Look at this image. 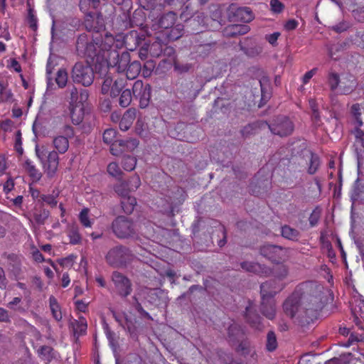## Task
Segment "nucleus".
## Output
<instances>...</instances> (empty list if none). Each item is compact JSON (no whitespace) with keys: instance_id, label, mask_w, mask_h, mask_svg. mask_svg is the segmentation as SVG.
<instances>
[{"instance_id":"1a4fd4ad","label":"nucleus","mask_w":364,"mask_h":364,"mask_svg":"<svg viewBox=\"0 0 364 364\" xmlns=\"http://www.w3.org/2000/svg\"><path fill=\"white\" fill-rule=\"evenodd\" d=\"M133 95L139 98V105L141 108H145L149 105L151 98V87L149 84H144L141 80H136L132 87Z\"/></svg>"},{"instance_id":"a19ab883","label":"nucleus","mask_w":364,"mask_h":364,"mask_svg":"<svg viewBox=\"0 0 364 364\" xmlns=\"http://www.w3.org/2000/svg\"><path fill=\"white\" fill-rule=\"evenodd\" d=\"M320 166L319 158L313 154H311L309 159V165L308 168V173L309 174H314L316 172Z\"/></svg>"},{"instance_id":"f257e3e1","label":"nucleus","mask_w":364,"mask_h":364,"mask_svg":"<svg viewBox=\"0 0 364 364\" xmlns=\"http://www.w3.org/2000/svg\"><path fill=\"white\" fill-rule=\"evenodd\" d=\"M138 43V36L135 31H131L126 35L124 41L115 39L112 35H106L100 45L102 52V57L103 59H106L107 64L111 65L114 71L126 72L127 78L134 79L141 71V63L136 60L130 63L129 53L124 51L119 54L118 50L125 44L128 49L133 50Z\"/></svg>"},{"instance_id":"864d4df0","label":"nucleus","mask_w":364,"mask_h":364,"mask_svg":"<svg viewBox=\"0 0 364 364\" xmlns=\"http://www.w3.org/2000/svg\"><path fill=\"white\" fill-rule=\"evenodd\" d=\"M242 50L250 57L257 56L262 52V48L259 46H255Z\"/></svg>"},{"instance_id":"c85d7f7f","label":"nucleus","mask_w":364,"mask_h":364,"mask_svg":"<svg viewBox=\"0 0 364 364\" xmlns=\"http://www.w3.org/2000/svg\"><path fill=\"white\" fill-rule=\"evenodd\" d=\"M235 16L241 21L248 23L254 18L251 9L248 7L238 8L235 12Z\"/></svg>"},{"instance_id":"ea45409f","label":"nucleus","mask_w":364,"mask_h":364,"mask_svg":"<svg viewBox=\"0 0 364 364\" xmlns=\"http://www.w3.org/2000/svg\"><path fill=\"white\" fill-rule=\"evenodd\" d=\"M340 82L341 78L337 73L331 72L328 74V83L332 91L336 90L338 87H340Z\"/></svg>"},{"instance_id":"7c9ffc66","label":"nucleus","mask_w":364,"mask_h":364,"mask_svg":"<svg viewBox=\"0 0 364 364\" xmlns=\"http://www.w3.org/2000/svg\"><path fill=\"white\" fill-rule=\"evenodd\" d=\"M55 81L59 88L63 89L66 87L68 81V73L65 68L58 70L55 74Z\"/></svg>"},{"instance_id":"c756f323","label":"nucleus","mask_w":364,"mask_h":364,"mask_svg":"<svg viewBox=\"0 0 364 364\" xmlns=\"http://www.w3.org/2000/svg\"><path fill=\"white\" fill-rule=\"evenodd\" d=\"M136 205V200L134 197L127 196L121 199L122 208L123 211L127 214L132 213Z\"/></svg>"},{"instance_id":"69168bd1","label":"nucleus","mask_w":364,"mask_h":364,"mask_svg":"<svg viewBox=\"0 0 364 364\" xmlns=\"http://www.w3.org/2000/svg\"><path fill=\"white\" fill-rule=\"evenodd\" d=\"M280 36V33L275 32L270 35H268L266 36L267 41L271 44V45H275L279 36Z\"/></svg>"},{"instance_id":"b1692460","label":"nucleus","mask_w":364,"mask_h":364,"mask_svg":"<svg viewBox=\"0 0 364 364\" xmlns=\"http://www.w3.org/2000/svg\"><path fill=\"white\" fill-rule=\"evenodd\" d=\"M241 267L247 272L258 274H266L269 271L264 266L251 262H244L241 263Z\"/></svg>"},{"instance_id":"aec40b11","label":"nucleus","mask_w":364,"mask_h":364,"mask_svg":"<svg viewBox=\"0 0 364 364\" xmlns=\"http://www.w3.org/2000/svg\"><path fill=\"white\" fill-rule=\"evenodd\" d=\"M136 111L135 109H127L119 121V128L122 131L128 130L136 117Z\"/></svg>"},{"instance_id":"2f4dec72","label":"nucleus","mask_w":364,"mask_h":364,"mask_svg":"<svg viewBox=\"0 0 364 364\" xmlns=\"http://www.w3.org/2000/svg\"><path fill=\"white\" fill-rule=\"evenodd\" d=\"M282 235L291 240H297L299 237V231L290 226L284 225L282 228Z\"/></svg>"},{"instance_id":"412c9836","label":"nucleus","mask_w":364,"mask_h":364,"mask_svg":"<svg viewBox=\"0 0 364 364\" xmlns=\"http://www.w3.org/2000/svg\"><path fill=\"white\" fill-rule=\"evenodd\" d=\"M53 151H57L58 154H63L69 149L68 139L62 135L56 136L53 139Z\"/></svg>"},{"instance_id":"4c0bfd02","label":"nucleus","mask_w":364,"mask_h":364,"mask_svg":"<svg viewBox=\"0 0 364 364\" xmlns=\"http://www.w3.org/2000/svg\"><path fill=\"white\" fill-rule=\"evenodd\" d=\"M123 168L127 171H132L135 168L136 159L134 156H124L122 161Z\"/></svg>"},{"instance_id":"5fc2aeb1","label":"nucleus","mask_w":364,"mask_h":364,"mask_svg":"<svg viewBox=\"0 0 364 364\" xmlns=\"http://www.w3.org/2000/svg\"><path fill=\"white\" fill-rule=\"evenodd\" d=\"M162 44L160 42L155 41L151 46L149 51L153 56H159L162 53Z\"/></svg>"},{"instance_id":"6e6552de","label":"nucleus","mask_w":364,"mask_h":364,"mask_svg":"<svg viewBox=\"0 0 364 364\" xmlns=\"http://www.w3.org/2000/svg\"><path fill=\"white\" fill-rule=\"evenodd\" d=\"M99 59V57H97ZM105 61L100 63L98 60H97V63L95 65V69L97 73L104 79L102 85V92L103 94H107L109 92H111V88L113 85V79L111 77V73L109 71L112 68L111 65H109L107 63L106 59H104Z\"/></svg>"},{"instance_id":"f03ea898","label":"nucleus","mask_w":364,"mask_h":364,"mask_svg":"<svg viewBox=\"0 0 364 364\" xmlns=\"http://www.w3.org/2000/svg\"><path fill=\"white\" fill-rule=\"evenodd\" d=\"M299 294L301 305L307 317H312L321 310L325 302L324 287L317 282H308L296 288Z\"/></svg>"},{"instance_id":"6e6d98bb","label":"nucleus","mask_w":364,"mask_h":364,"mask_svg":"<svg viewBox=\"0 0 364 364\" xmlns=\"http://www.w3.org/2000/svg\"><path fill=\"white\" fill-rule=\"evenodd\" d=\"M49 217V212L46 210H41L39 213L36 214L34 216L36 223L43 225Z\"/></svg>"},{"instance_id":"5701e85b","label":"nucleus","mask_w":364,"mask_h":364,"mask_svg":"<svg viewBox=\"0 0 364 364\" xmlns=\"http://www.w3.org/2000/svg\"><path fill=\"white\" fill-rule=\"evenodd\" d=\"M356 86L355 78L351 75H346L341 79L340 92L347 95L350 93Z\"/></svg>"},{"instance_id":"473e14b6","label":"nucleus","mask_w":364,"mask_h":364,"mask_svg":"<svg viewBox=\"0 0 364 364\" xmlns=\"http://www.w3.org/2000/svg\"><path fill=\"white\" fill-rule=\"evenodd\" d=\"M89 209L87 208H83L79 213L78 218L85 228H91L94 223V220L91 219L89 216Z\"/></svg>"},{"instance_id":"a211bd4d","label":"nucleus","mask_w":364,"mask_h":364,"mask_svg":"<svg viewBox=\"0 0 364 364\" xmlns=\"http://www.w3.org/2000/svg\"><path fill=\"white\" fill-rule=\"evenodd\" d=\"M264 302L262 299L261 311L269 319H273L276 315L275 300L274 298H268Z\"/></svg>"},{"instance_id":"8fccbe9b","label":"nucleus","mask_w":364,"mask_h":364,"mask_svg":"<svg viewBox=\"0 0 364 364\" xmlns=\"http://www.w3.org/2000/svg\"><path fill=\"white\" fill-rule=\"evenodd\" d=\"M124 87V80L123 79H116L113 82V85L111 88L110 95L115 97L117 96L121 90Z\"/></svg>"},{"instance_id":"cd10ccee","label":"nucleus","mask_w":364,"mask_h":364,"mask_svg":"<svg viewBox=\"0 0 364 364\" xmlns=\"http://www.w3.org/2000/svg\"><path fill=\"white\" fill-rule=\"evenodd\" d=\"M70 117L74 124H80L84 118L83 106L70 107Z\"/></svg>"},{"instance_id":"a878e982","label":"nucleus","mask_w":364,"mask_h":364,"mask_svg":"<svg viewBox=\"0 0 364 364\" xmlns=\"http://www.w3.org/2000/svg\"><path fill=\"white\" fill-rule=\"evenodd\" d=\"M364 198V183L358 178L351 192V199L353 201Z\"/></svg>"},{"instance_id":"2eb2a0df","label":"nucleus","mask_w":364,"mask_h":364,"mask_svg":"<svg viewBox=\"0 0 364 364\" xmlns=\"http://www.w3.org/2000/svg\"><path fill=\"white\" fill-rule=\"evenodd\" d=\"M76 47L79 53L87 57L92 58L95 55V46L92 42L88 41L86 36H80L77 38Z\"/></svg>"},{"instance_id":"bf43d9fd","label":"nucleus","mask_w":364,"mask_h":364,"mask_svg":"<svg viewBox=\"0 0 364 364\" xmlns=\"http://www.w3.org/2000/svg\"><path fill=\"white\" fill-rule=\"evenodd\" d=\"M238 350L244 354L250 353L251 351L250 343L247 341H242L238 346Z\"/></svg>"},{"instance_id":"9b49d317","label":"nucleus","mask_w":364,"mask_h":364,"mask_svg":"<svg viewBox=\"0 0 364 364\" xmlns=\"http://www.w3.org/2000/svg\"><path fill=\"white\" fill-rule=\"evenodd\" d=\"M112 279L119 296L127 297L131 294L132 283L126 276L120 272H114L112 274Z\"/></svg>"},{"instance_id":"338daca9","label":"nucleus","mask_w":364,"mask_h":364,"mask_svg":"<svg viewBox=\"0 0 364 364\" xmlns=\"http://www.w3.org/2000/svg\"><path fill=\"white\" fill-rule=\"evenodd\" d=\"M75 306L76 309L81 312H85L87 309V304L82 300H77L75 301Z\"/></svg>"},{"instance_id":"0eeeda50","label":"nucleus","mask_w":364,"mask_h":364,"mask_svg":"<svg viewBox=\"0 0 364 364\" xmlns=\"http://www.w3.org/2000/svg\"><path fill=\"white\" fill-rule=\"evenodd\" d=\"M283 309L284 313L291 318L296 316L299 318L306 316L304 313V308L301 305L300 296L296 289L285 300Z\"/></svg>"},{"instance_id":"423d86ee","label":"nucleus","mask_w":364,"mask_h":364,"mask_svg":"<svg viewBox=\"0 0 364 364\" xmlns=\"http://www.w3.org/2000/svg\"><path fill=\"white\" fill-rule=\"evenodd\" d=\"M114 235L120 239L128 238L136 234L135 226L133 222L124 217H117L112 224Z\"/></svg>"},{"instance_id":"603ef678","label":"nucleus","mask_w":364,"mask_h":364,"mask_svg":"<svg viewBox=\"0 0 364 364\" xmlns=\"http://www.w3.org/2000/svg\"><path fill=\"white\" fill-rule=\"evenodd\" d=\"M58 197V193L55 195H42L41 196V200L47 203L48 205H50L51 207H55L58 204V200L56 198Z\"/></svg>"},{"instance_id":"de8ad7c7","label":"nucleus","mask_w":364,"mask_h":364,"mask_svg":"<svg viewBox=\"0 0 364 364\" xmlns=\"http://www.w3.org/2000/svg\"><path fill=\"white\" fill-rule=\"evenodd\" d=\"M74 331L75 333L79 335L83 334L87 331V322L84 318H80L78 321H75L74 324Z\"/></svg>"},{"instance_id":"58836bf2","label":"nucleus","mask_w":364,"mask_h":364,"mask_svg":"<svg viewBox=\"0 0 364 364\" xmlns=\"http://www.w3.org/2000/svg\"><path fill=\"white\" fill-rule=\"evenodd\" d=\"M99 4V0H80V10L87 14L90 9H95Z\"/></svg>"},{"instance_id":"6ab92c4d","label":"nucleus","mask_w":364,"mask_h":364,"mask_svg":"<svg viewBox=\"0 0 364 364\" xmlns=\"http://www.w3.org/2000/svg\"><path fill=\"white\" fill-rule=\"evenodd\" d=\"M23 168L34 182L40 181L42 177V173L36 168L33 161L30 159L25 160L23 164Z\"/></svg>"},{"instance_id":"bb28decb","label":"nucleus","mask_w":364,"mask_h":364,"mask_svg":"<svg viewBox=\"0 0 364 364\" xmlns=\"http://www.w3.org/2000/svg\"><path fill=\"white\" fill-rule=\"evenodd\" d=\"M245 316L248 322L255 328L260 329L261 327V318L259 315L255 314L252 311L251 305L246 307Z\"/></svg>"},{"instance_id":"4be33fe9","label":"nucleus","mask_w":364,"mask_h":364,"mask_svg":"<svg viewBox=\"0 0 364 364\" xmlns=\"http://www.w3.org/2000/svg\"><path fill=\"white\" fill-rule=\"evenodd\" d=\"M176 15L173 12H168L167 14L163 15L159 20H158V25L156 26L157 28H163V29H168L171 28L174 24L176 23Z\"/></svg>"},{"instance_id":"774afa93","label":"nucleus","mask_w":364,"mask_h":364,"mask_svg":"<svg viewBox=\"0 0 364 364\" xmlns=\"http://www.w3.org/2000/svg\"><path fill=\"white\" fill-rule=\"evenodd\" d=\"M14 187V181L11 178H9L4 184V191L6 193L10 192Z\"/></svg>"},{"instance_id":"72a5a7b5","label":"nucleus","mask_w":364,"mask_h":364,"mask_svg":"<svg viewBox=\"0 0 364 364\" xmlns=\"http://www.w3.org/2000/svg\"><path fill=\"white\" fill-rule=\"evenodd\" d=\"M272 274L275 277L274 279H277V281L281 282V281L287 276L288 268L282 264H278L274 267L272 270Z\"/></svg>"},{"instance_id":"393cba45","label":"nucleus","mask_w":364,"mask_h":364,"mask_svg":"<svg viewBox=\"0 0 364 364\" xmlns=\"http://www.w3.org/2000/svg\"><path fill=\"white\" fill-rule=\"evenodd\" d=\"M68 236L70 240V243L72 245H77L81 242L82 237L80 234L79 228L75 223L68 225Z\"/></svg>"},{"instance_id":"f704fd0d","label":"nucleus","mask_w":364,"mask_h":364,"mask_svg":"<svg viewBox=\"0 0 364 364\" xmlns=\"http://www.w3.org/2000/svg\"><path fill=\"white\" fill-rule=\"evenodd\" d=\"M12 96L11 91L7 87V83L0 81V102L11 101Z\"/></svg>"},{"instance_id":"a18cd8bd","label":"nucleus","mask_w":364,"mask_h":364,"mask_svg":"<svg viewBox=\"0 0 364 364\" xmlns=\"http://www.w3.org/2000/svg\"><path fill=\"white\" fill-rule=\"evenodd\" d=\"M351 114H353L355 120L357 123V127L359 128L363 125V121L361 119V112L359 104H354L351 107Z\"/></svg>"},{"instance_id":"49530a36","label":"nucleus","mask_w":364,"mask_h":364,"mask_svg":"<svg viewBox=\"0 0 364 364\" xmlns=\"http://www.w3.org/2000/svg\"><path fill=\"white\" fill-rule=\"evenodd\" d=\"M107 172L110 176L115 178L120 177L122 174L121 168L116 162H111L108 164Z\"/></svg>"},{"instance_id":"37998d69","label":"nucleus","mask_w":364,"mask_h":364,"mask_svg":"<svg viewBox=\"0 0 364 364\" xmlns=\"http://www.w3.org/2000/svg\"><path fill=\"white\" fill-rule=\"evenodd\" d=\"M132 92L130 90L126 89L122 91L119 97V105L122 107H127L132 102Z\"/></svg>"},{"instance_id":"7ed1b4c3","label":"nucleus","mask_w":364,"mask_h":364,"mask_svg":"<svg viewBox=\"0 0 364 364\" xmlns=\"http://www.w3.org/2000/svg\"><path fill=\"white\" fill-rule=\"evenodd\" d=\"M36 154L42 164L44 173L48 178H53L58 168L59 156L57 151H48L44 146H36Z\"/></svg>"},{"instance_id":"39448f33","label":"nucleus","mask_w":364,"mask_h":364,"mask_svg":"<svg viewBox=\"0 0 364 364\" xmlns=\"http://www.w3.org/2000/svg\"><path fill=\"white\" fill-rule=\"evenodd\" d=\"M132 257L130 251L127 247L119 245L110 249L106 255L105 259L109 265L119 267L125 265Z\"/></svg>"},{"instance_id":"f8f14e48","label":"nucleus","mask_w":364,"mask_h":364,"mask_svg":"<svg viewBox=\"0 0 364 364\" xmlns=\"http://www.w3.org/2000/svg\"><path fill=\"white\" fill-rule=\"evenodd\" d=\"M286 250L279 246L272 245H264L260 248V254L272 261L273 262H280L286 257Z\"/></svg>"},{"instance_id":"e2e57ef3","label":"nucleus","mask_w":364,"mask_h":364,"mask_svg":"<svg viewBox=\"0 0 364 364\" xmlns=\"http://www.w3.org/2000/svg\"><path fill=\"white\" fill-rule=\"evenodd\" d=\"M0 321L1 322H10V316L7 310L4 308H0Z\"/></svg>"},{"instance_id":"c9c22d12","label":"nucleus","mask_w":364,"mask_h":364,"mask_svg":"<svg viewBox=\"0 0 364 364\" xmlns=\"http://www.w3.org/2000/svg\"><path fill=\"white\" fill-rule=\"evenodd\" d=\"M168 33V38L171 41H176L182 36L183 33V26L181 23L174 24Z\"/></svg>"},{"instance_id":"ddd939ff","label":"nucleus","mask_w":364,"mask_h":364,"mask_svg":"<svg viewBox=\"0 0 364 364\" xmlns=\"http://www.w3.org/2000/svg\"><path fill=\"white\" fill-rule=\"evenodd\" d=\"M283 289V284L277 279H270L261 284L260 294L261 298L264 302L268 298L274 296Z\"/></svg>"},{"instance_id":"3c124183","label":"nucleus","mask_w":364,"mask_h":364,"mask_svg":"<svg viewBox=\"0 0 364 364\" xmlns=\"http://www.w3.org/2000/svg\"><path fill=\"white\" fill-rule=\"evenodd\" d=\"M126 182L128 183L129 191H135L141 185L140 178L138 176L131 177L129 181Z\"/></svg>"},{"instance_id":"e433bc0d","label":"nucleus","mask_w":364,"mask_h":364,"mask_svg":"<svg viewBox=\"0 0 364 364\" xmlns=\"http://www.w3.org/2000/svg\"><path fill=\"white\" fill-rule=\"evenodd\" d=\"M114 190L122 198L129 196V193L132 192V191H129L128 183L126 181H121L115 185Z\"/></svg>"},{"instance_id":"c03bdc74","label":"nucleus","mask_w":364,"mask_h":364,"mask_svg":"<svg viewBox=\"0 0 364 364\" xmlns=\"http://www.w3.org/2000/svg\"><path fill=\"white\" fill-rule=\"evenodd\" d=\"M139 145V141L136 139H129L127 141L119 140V147L124 151V147H127L129 150L134 149Z\"/></svg>"},{"instance_id":"052dcab7","label":"nucleus","mask_w":364,"mask_h":364,"mask_svg":"<svg viewBox=\"0 0 364 364\" xmlns=\"http://www.w3.org/2000/svg\"><path fill=\"white\" fill-rule=\"evenodd\" d=\"M299 22L295 19H289L284 24V29L287 31H293L298 26Z\"/></svg>"},{"instance_id":"dca6fc26","label":"nucleus","mask_w":364,"mask_h":364,"mask_svg":"<svg viewBox=\"0 0 364 364\" xmlns=\"http://www.w3.org/2000/svg\"><path fill=\"white\" fill-rule=\"evenodd\" d=\"M70 95L69 104L70 107L83 106L82 102L88 98V93L86 90H82L78 92L77 89L75 86H72L68 90Z\"/></svg>"},{"instance_id":"4d7b16f0","label":"nucleus","mask_w":364,"mask_h":364,"mask_svg":"<svg viewBox=\"0 0 364 364\" xmlns=\"http://www.w3.org/2000/svg\"><path fill=\"white\" fill-rule=\"evenodd\" d=\"M270 7L272 12L279 14L284 10V4L279 0H271Z\"/></svg>"},{"instance_id":"09e8293b","label":"nucleus","mask_w":364,"mask_h":364,"mask_svg":"<svg viewBox=\"0 0 364 364\" xmlns=\"http://www.w3.org/2000/svg\"><path fill=\"white\" fill-rule=\"evenodd\" d=\"M277 346V342L276 336L274 332L270 331L267 334V348L269 351H272L276 349Z\"/></svg>"},{"instance_id":"680f3d73","label":"nucleus","mask_w":364,"mask_h":364,"mask_svg":"<svg viewBox=\"0 0 364 364\" xmlns=\"http://www.w3.org/2000/svg\"><path fill=\"white\" fill-rule=\"evenodd\" d=\"M73 262L74 259L73 256L63 258L59 260L60 264L63 267H70L73 266Z\"/></svg>"},{"instance_id":"f3484780","label":"nucleus","mask_w":364,"mask_h":364,"mask_svg":"<svg viewBox=\"0 0 364 364\" xmlns=\"http://www.w3.org/2000/svg\"><path fill=\"white\" fill-rule=\"evenodd\" d=\"M117 132L113 129H108L104 132L103 141L107 144H110V151L113 155H118L122 152V149H118L119 141L116 140Z\"/></svg>"},{"instance_id":"20e7f679","label":"nucleus","mask_w":364,"mask_h":364,"mask_svg":"<svg viewBox=\"0 0 364 364\" xmlns=\"http://www.w3.org/2000/svg\"><path fill=\"white\" fill-rule=\"evenodd\" d=\"M94 77L93 70L87 63L77 62L71 70V78L75 83L87 87L92 85Z\"/></svg>"},{"instance_id":"79ce46f5","label":"nucleus","mask_w":364,"mask_h":364,"mask_svg":"<svg viewBox=\"0 0 364 364\" xmlns=\"http://www.w3.org/2000/svg\"><path fill=\"white\" fill-rule=\"evenodd\" d=\"M21 297H14L6 304V306L13 311L23 313L25 312V309L21 306Z\"/></svg>"},{"instance_id":"4468645a","label":"nucleus","mask_w":364,"mask_h":364,"mask_svg":"<svg viewBox=\"0 0 364 364\" xmlns=\"http://www.w3.org/2000/svg\"><path fill=\"white\" fill-rule=\"evenodd\" d=\"M185 0H164V2L157 0H139L140 6L146 10L150 11H161L166 6L176 4V2L180 4L184 3Z\"/></svg>"},{"instance_id":"13d9d810","label":"nucleus","mask_w":364,"mask_h":364,"mask_svg":"<svg viewBox=\"0 0 364 364\" xmlns=\"http://www.w3.org/2000/svg\"><path fill=\"white\" fill-rule=\"evenodd\" d=\"M321 217V211L318 209H315L313 210L310 217L309 218V223L311 227H314L317 225Z\"/></svg>"},{"instance_id":"0e129e2a","label":"nucleus","mask_w":364,"mask_h":364,"mask_svg":"<svg viewBox=\"0 0 364 364\" xmlns=\"http://www.w3.org/2000/svg\"><path fill=\"white\" fill-rule=\"evenodd\" d=\"M317 68H313L311 70L305 73L303 77V83L306 84L311 79V77L316 74Z\"/></svg>"},{"instance_id":"9d476101","label":"nucleus","mask_w":364,"mask_h":364,"mask_svg":"<svg viewBox=\"0 0 364 364\" xmlns=\"http://www.w3.org/2000/svg\"><path fill=\"white\" fill-rule=\"evenodd\" d=\"M269 127L274 134L280 136L289 135L294 130L292 122L286 117H277Z\"/></svg>"}]
</instances>
